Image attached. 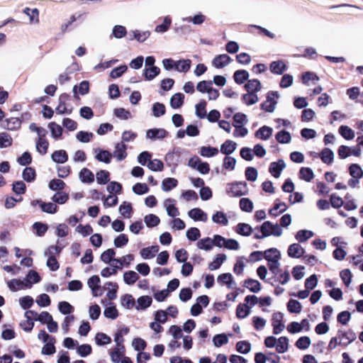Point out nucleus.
Listing matches in <instances>:
<instances>
[{
	"label": "nucleus",
	"instance_id": "46",
	"mask_svg": "<svg viewBox=\"0 0 363 363\" xmlns=\"http://www.w3.org/2000/svg\"><path fill=\"white\" fill-rule=\"evenodd\" d=\"M320 157L323 162L325 164H331L334 160V153L330 149L324 148L321 151Z\"/></svg>",
	"mask_w": 363,
	"mask_h": 363
},
{
	"label": "nucleus",
	"instance_id": "4",
	"mask_svg": "<svg viewBox=\"0 0 363 363\" xmlns=\"http://www.w3.org/2000/svg\"><path fill=\"white\" fill-rule=\"evenodd\" d=\"M284 315L281 312H277L272 314V325L273 327V333L275 335L280 334L285 328L283 323Z\"/></svg>",
	"mask_w": 363,
	"mask_h": 363
},
{
	"label": "nucleus",
	"instance_id": "43",
	"mask_svg": "<svg viewBox=\"0 0 363 363\" xmlns=\"http://www.w3.org/2000/svg\"><path fill=\"white\" fill-rule=\"evenodd\" d=\"M89 84L87 81H83L79 84V86L75 85L73 87V92L75 97H77V93L81 95H85L89 92Z\"/></svg>",
	"mask_w": 363,
	"mask_h": 363
},
{
	"label": "nucleus",
	"instance_id": "1",
	"mask_svg": "<svg viewBox=\"0 0 363 363\" xmlns=\"http://www.w3.org/2000/svg\"><path fill=\"white\" fill-rule=\"evenodd\" d=\"M60 250H61L59 247L52 245L48 247L45 251V255L48 257L46 265L51 271H57L60 267L59 263L55 255H59Z\"/></svg>",
	"mask_w": 363,
	"mask_h": 363
},
{
	"label": "nucleus",
	"instance_id": "8",
	"mask_svg": "<svg viewBox=\"0 0 363 363\" xmlns=\"http://www.w3.org/2000/svg\"><path fill=\"white\" fill-rule=\"evenodd\" d=\"M231 62V58L226 54L218 55L212 60V65L217 68L221 69L228 66Z\"/></svg>",
	"mask_w": 363,
	"mask_h": 363
},
{
	"label": "nucleus",
	"instance_id": "47",
	"mask_svg": "<svg viewBox=\"0 0 363 363\" xmlns=\"http://www.w3.org/2000/svg\"><path fill=\"white\" fill-rule=\"evenodd\" d=\"M245 87L247 92L256 93L261 90L262 86L259 80L251 79L247 82V83L245 85Z\"/></svg>",
	"mask_w": 363,
	"mask_h": 363
},
{
	"label": "nucleus",
	"instance_id": "61",
	"mask_svg": "<svg viewBox=\"0 0 363 363\" xmlns=\"http://www.w3.org/2000/svg\"><path fill=\"white\" fill-rule=\"evenodd\" d=\"M248 119L247 116L242 113H236L233 116V126L245 125L247 124Z\"/></svg>",
	"mask_w": 363,
	"mask_h": 363
},
{
	"label": "nucleus",
	"instance_id": "38",
	"mask_svg": "<svg viewBox=\"0 0 363 363\" xmlns=\"http://www.w3.org/2000/svg\"><path fill=\"white\" fill-rule=\"evenodd\" d=\"M144 222L147 228H154L160 224V219L157 216L150 213L145 216Z\"/></svg>",
	"mask_w": 363,
	"mask_h": 363
},
{
	"label": "nucleus",
	"instance_id": "13",
	"mask_svg": "<svg viewBox=\"0 0 363 363\" xmlns=\"http://www.w3.org/2000/svg\"><path fill=\"white\" fill-rule=\"evenodd\" d=\"M126 148V145L123 142L116 143L112 157H115L118 161L123 160L127 157Z\"/></svg>",
	"mask_w": 363,
	"mask_h": 363
},
{
	"label": "nucleus",
	"instance_id": "53",
	"mask_svg": "<svg viewBox=\"0 0 363 363\" xmlns=\"http://www.w3.org/2000/svg\"><path fill=\"white\" fill-rule=\"evenodd\" d=\"M287 309L291 313H299L302 310V306L299 301L291 299L287 303Z\"/></svg>",
	"mask_w": 363,
	"mask_h": 363
},
{
	"label": "nucleus",
	"instance_id": "60",
	"mask_svg": "<svg viewBox=\"0 0 363 363\" xmlns=\"http://www.w3.org/2000/svg\"><path fill=\"white\" fill-rule=\"evenodd\" d=\"M114 115L120 120H128L132 118L130 112L123 108H117L113 111Z\"/></svg>",
	"mask_w": 363,
	"mask_h": 363
},
{
	"label": "nucleus",
	"instance_id": "3",
	"mask_svg": "<svg viewBox=\"0 0 363 363\" xmlns=\"http://www.w3.org/2000/svg\"><path fill=\"white\" fill-rule=\"evenodd\" d=\"M279 94L277 91L269 92L266 101L262 104V108L267 112L272 113L275 110L277 104V99Z\"/></svg>",
	"mask_w": 363,
	"mask_h": 363
},
{
	"label": "nucleus",
	"instance_id": "25",
	"mask_svg": "<svg viewBox=\"0 0 363 363\" xmlns=\"http://www.w3.org/2000/svg\"><path fill=\"white\" fill-rule=\"evenodd\" d=\"M191 66V60L189 59H181L176 60L175 70L179 72L186 73Z\"/></svg>",
	"mask_w": 363,
	"mask_h": 363
},
{
	"label": "nucleus",
	"instance_id": "10",
	"mask_svg": "<svg viewBox=\"0 0 363 363\" xmlns=\"http://www.w3.org/2000/svg\"><path fill=\"white\" fill-rule=\"evenodd\" d=\"M304 252V248L299 243L290 245L287 250V254L291 258H300L303 255Z\"/></svg>",
	"mask_w": 363,
	"mask_h": 363
},
{
	"label": "nucleus",
	"instance_id": "11",
	"mask_svg": "<svg viewBox=\"0 0 363 363\" xmlns=\"http://www.w3.org/2000/svg\"><path fill=\"white\" fill-rule=\"evenodd\" d=\"M190 218L195 221L206 222L208 220L207 214L199 208H194L188 212Z\"/></svg>",
	"mask_w": 363,
	"mask_h": 363
},
{
	"label": "nucleus",
	"instance_id": "17",
	"mask_svg": "<svg viewBox=\"0 0 363 363\" xmlns=\"http://www.w3.org/2000/svg\"><path fill=\"white\" fill-rule=\"evenodd\" d=\"M124 354V346L115 347L110 351L111 359L114 363H119L121 360L125 357Z\"/></svg>",
	"mask_w": 363,
	"mask_h": 363
},
{
	"label": "nucleus",
	"instance_id": "42",
	"mask_svg": "<svg viewBox=\"0 0 363 363\" xmlns=\"http://www.w3.org/2000/svg\"><path fill=\"white\" fill-rule=\"evenodd\" d=\"M314 235L313 232L308 230H301L297 232L295 238L299 242H305Z\"/></svg>",
	"mask_w": 363,
	"mask_h": 363
},
{
	"label": "nucleus",
	"instance_id": "7",
	"mask_svg": "<svg viewBox=\"0 0 363 363\" xmlns=\"http://www.w3.org/2000/svg\"><path fill=\"white\" fill-rule=\"evenodd\" d=\"M163 206L169 216L175 218L179 215V209L176 207V201L173 199H166L163 201Z\"/></svg>",
	"mask_w": 363,
	"mask_h": 363
},
{
	"label": "nucleus",
	"instance_id": "33",
	"mask_svg": "<svg viewBox=\"0 0 363 363\" xmlns=\"http://www.w3.org/2000/svg\"><path fill=\"white\" fill-rule=\"evenodd\" d=\"M184 95L182 93L174 94L170 99V106L172 108H180L184 104Z\"/></svg>",
	"mask_w": 363,
	"mask_h": 363
},
{
	"label": "nucleus",
	"instance_id": "36",
	"mask_svg": "<svg viewBox=\"0 0 363 363\" xmlns=\"http://www.w3.org/2000/svg\"><path fill=\"white\" fill-rule=\"evenodd\" d=\"M212 220L213 223L216 224H220L224 226L228 224V219L227 218V216L223 211H216L212 216Z\"/></svg>",
	"mask_w": 363,
	"mask_h": 363
},
{
	"label": "nucleus",
	"instance_id": "29",
	"mask_svg": "<svg viewBox=\"0 0 363 363\" xmlns=\"http://www.w3.org/2000/svg\"><path fill=\"white\" fill-rule=\"evenodd\" d=\"M79 178L83 183H92L94 181V175L87 168H82L79 173Z\"/></svg>",
	"mask_w": 363,
	"mask_h": 363
},
{
	"label": "nucleus",
	"instance_id": "2",
	"mask_svg": "<svg viewBox=\"0 0 363 363\" xmlns=\"http://www.w3.org/2000/svg\"><path fill=\"white\" fill-rule=\"evenodd\" d=\"M260 231L262 233H264V236L267 237L271 235L280 237L283 233V230L279 225L277 223L274 224L270 221L264 222L260 227Z\"/></svg>",
	"mask_w": 363,
	"mask_h": 363
},
{
	"label": "nucleus",
	"instance_id": "22",
	"mask_svg": "<svg viewBox=\"0 0 363 363\" xmlns=\"http://www.w3.org/2000/svg\"><path fill=\"white\" fill-rule=\"evenodd\" d=\"M237 148V143L233 140H227L221 145L220 151L222 154L229 156L233 153Z\"/></svg>",
	"mask_w": 363,
	"mask_h": 363
},
{
	"label": "nucleus",
	"instance_id": "52",
	"mask_svg": "<svg viewBox=\"0 0 363 363\" xmlns=\"http://www.w3.org/2000/svg\"><path fill=\"white\" fill-rule=\"evenodd\" d=\"M104 316L107 318L116 319L118 316V312L113 303L107 306L104 311Z\"/></svg>",
	"mask_w": 363,
	"mask_h": 363
},
{
	"label": "nucleus",
	"instance_id": "37",
	"mask_svg": "<svg viewBox=\"0 0 363 363\" xmlns=\"http://www.w3.org/2000/svg\"><path fill=\"white\" fill-rule=\"evenodd\" d=\"M135 298L130 294H125L121 298V306L127 309H131L133 307L135 308Z\"/></svg>",
	"mask_w": 363,
	"mask_h": 363
},
{
	"label": "nucleus",
	"instance_id": "45",
	"mask_svg": "<svg viewBox=\"0 0 363 363\" xmlns=\"http://www.w3.org/2000/svg\"><path fill=\"white\" fill-rule=\"evenodd\" d=\"M138 279L139 276L134 271H128L123 274V281L128 285L134 284Z\"/></svg>",
	"mask_w": 363,
	"mask_h": 363
},
{
	"label": "nucleus",
	"instance_id": "48",
	"mask_svg": "<svg viewBox=\"0 0 363 363\" xmlns=\"http://www.w3.org/2000/svg\"><path fill=\"white\" fill-rule=\"evenodd\" d=\"M314 177L313 170L309 167H301L299 171V178L306 182H311Z\"/></svg>",
	"mask_w": 363,
	"mask_h": 363
},
{
	"label": "nucleus",
	"instance_id": "16",
	"mask_svg": "<svg viewBox=\"0 0 363 363\" xmlns=\"http://www.w3.org/2000/svg\"><path fill=\"white\" fill-rule=\"evenodd\" d=\"M159 250L160 247L158 245L144 247L140 251V255L143 259H150L155 257L156 254L159 252Z\"/></svg>",
	"mask_w": 363,
	"mask_h": 363
},
{
	"label": "nucleus",
	"instance_id": "27",
	"mask_svg": "<svg viewBox=\"0 0 363 363\" xmlns=\"http://www.w3.org/2000/svg\"><path fill=\"white\" fill-rule=\"evenodd\" d=\"M52 160L58 164H64L68 160V155L65 150H55L51 155Z\"/></svg>",
	"mask_w": 363,
	"mask_h": 363
},
{
	"label": "nucleus",
	"instance_id": "62",
	"mask_svg": "<svg viewBox=\"0 0 363 363\" xmlns=\"http://www.w3.org/2000/svg\"><path fill=\"white\" fill-rule=\"evenodd\" d=\"M55 339H50V342H46L43 347L41 353L43 354L50 355L56 352L55 347Z\"/></svg>",
	"mask_w": 363,
	"mask_h": 363
},
{
	"label": "nucleus",
	"instance_id": "59",
	"mask_svg": "<svg viewBox=\"0 0 363 363\" xmlns=\"http://www.w3.org/2000/svg\"><path fill=\"white\" fill-rule=\"evenodd\" d=\"M311 345V340L308 336H302L296 342V347L300 350H306Z\"/></svg>",
	"mask_w": 363,
	"mask_h": 363
},
{
	"label": "nucleus",
	"instance_id": "50",
	"mask_svg": "<svg viewBox=\"0 0 363 363\" xmlns=\"http://www.w3.org/2000/svg\"><path fill=\"white\" fill-rule=\"evenodd\" d=\"M160 69L156 66L145 67L144 69V77L147 80H152L160 74Z\"/></svg>",
	"mask_w": 363,
	"mask_h": 363
},
{
	"label": "nucleus",
	"instance_id": "6",
	"mask_svg": "<svg viewBox=\"0 0 363 363\" xmlns=\"http://www.w3.org/2000/svg\"><path fill=\"white\" fill-rule=\"evenodd\" d=\"M246 184L242 182L229 184L226 188L227 194L230 196H240L245 194Z\"/></svg>",
	"mask_w": 363,
	"mask_h": 363
},
{
	"label": "nucleus",
	"instance_id": "23",
	"mask_svg": "<svg viewBox=\"0 0 363 363\" xmlns=\"http://www.w3.org/2000/svg\"><path fill=\"white\" fill-rule=\"evenodd\" d=\"M273 130L272 128L264 125L259 128L255 133V136L260 140H267L272 135Z\"/></svg>",
	"mask_w": 363,
	"mask_h": 363
},
{
	"label": "nucleus",
	"instance_id": "30",
	"mask_svg": "<svg viewBox=\"0 0 363 363\" xmlns=\"http://www.w3.org/2000/svg\"><path fill=\"white\" fill-rule=\"evenodd\" d=\"M339 134L345 140H351L354 138V131L347 125H341L338 129Z\"/></svg>",
	"mask_w": 363,
	"mask_h": 363
},
{
	"label": "nucleus",
	"instance_id": "63",
	"mask_svg": "<svg viewBox=\"0 0 363 363\" xmlns=\"http://www.w3.org/2000/svg\"><path fill=\"white\" fill-rule=\"evenodd\" d=\"M147 167L149 169L153 172H161L164 168L163 162L157 159L150 160L147 163Z\"/></svg>",
	"mask_w": 363,
	"mask_h": 363
},
{
	"label": "nucleus",
	"instance_id": "31",
	"mask_svg": "<svg viewBox=\"0 0 363 363\" xmlns=\"http://www.w3.org/2000/svg\"><path fill=\"white\" fill-rule=\"evenodd\" d=\"M25 281H26L27 288L30 289L32 287L33 284L38 283L40 281V277L37 272L30 270L25 279Z\"/></svg>",
	"mask_w": 363,
	"mask_h": 363
},
{
	"label": "nucleus",
	"instance_id": "18",
	"mask_svg": "<svg viewBox=\"0 0 363 363\" xmlns=\"http://www.w3.org/2000/svg\"><path fill=\"white\" fill-rule=\"evenodd\" d=\"M2 126L9 130H16L21 128V121L18 118H10L3 122Z\"/></svg>",
	"mask_w": 363,
	"mask_h": 363
},
{
	"label": "nucleus",
	"instance_id": "5",
	"mask_svg": "<svg viewBox=\"0 0 363 363\" xmlns=\"http://www.w3.org/2000/svg\"><path fill=\"white\" fill-rule=\"evenodd\" d=\"M337 337L338 338L339 343H340V346L346 347L356 339V334L352 330H339Z\"/></svg>",
	"mask_w": 363,
	"mask_h": 363
},
{
	"label": "nucleus",
	"instance_id": "44",
	"mask_svg": "<svg viewBox=\"0 0 363 363\" xmlns=\"http://www.w3.org/2000/svg\"><path fill=\"white\" fill-rule=\"evenodd\" d=\"M199 153L202 157H211L216 156L218 153V150L217 147L211 146H202L200 148Z\"/></svg>",
	"mask_w": 363,
	"mask_h": 363
},
{
	"label": "nucleus",
	"instance_id": "19",
	"mask_svg": "<svg viewBox=\"0 0 363 363\" xmlns=\"http://www.w3.org/2000/svg\"><path fill=\"white\" fill-rule=\"evenodd\" d=\"M94 152L96 153L95 158L99 162H104L106 164H109L111 162L112 154L110 152L96 148L94 150Z\"/></svg>",
	"mask_w": 363,
	"mask_h": 363
},
{
	"label": "nucleus",
	"instance_id": "54",
	"mask_svg": "<svg viewBox=\"0 0 363 363\" xmlns=\"http://www.w3.org/2000/svg\"><path fill=\"white\" fill-rule=\"evenodd\" d=\"M196 245L199 249L206 251L211 250L213 247L212 239L210 238H206L199 240Z\"/></svg>",
	"mask_w": 363,
	"mask_h": 363
},
{
	"label": "nucleus",
	"instance_id": "9",
	"mask_svg": "<svg viewBox=\"0 0 363 363\" xmlns=\"http://www.w3.org/2000/svg\"><path fill=\"white\" fill-rule=\"evenodd\" d=\"M286 167V164L283 160H279L277 162H273L270 164L269 172L275 177L279 178L281 172Z\"/></svg>",
	"mask_w": 363,
	"mask_h": 363
},
{
	"label": "nucleus",
	"instance_id": "26",
	"mask_svg": "<svg viewBox=\"0 0 363 363\" xmlns=\"http://www.w3.org/2000/svg\"><path fill=\"white\" fill-rule=\"evenodd\" d=\"M7 286L9 289L12 291H17L19 290H22L25 288H27L26 286V281L17 279H13L8 281Z\"/></svg>",
	"mask_w": 363,
	"mask_h": 363
},
{
	"label": "nucleus",
	"instance_id": "28",
	"mask_svg": "<svg viewBox=\"0 0 363 363\" xmlns=\"http://www.w3.org/2000/svg\"><path fill=\"white\" fill-rule=\"evenodd\" d=\"M276 351L278 353L283 354L287 352L289 349V340L285 336L277 339Z\"/></svg>",
	"mask_w": 363,
	"mask_h": 363
},
{
	"label": "nucleus",
	"instance_id": "32",
	"mask_svg": "<svg viewBox=\"0 0 363 363\" xmlns=\"http://www.w3.org/2000/svg\"><path fill=\"white\" fill-rule=\"evenodd\" d=\"M23 13L29 18L30 23H38L39 11L37 9L25 8L23 10Z\"/></svg>",
	"mask_w": 363,
	"mask_h": 363
},
{
	"label": "nucleus",
	"instance_id": "15",
	"mask_svg": "<svg viewBox=\"0 0 363 363\" xmlns=\"http://www.w3.org/2000/svg\"><path fill=\"white\" fill-rule=\"evenodd\" d=\"M152 303V298L150 296H142L137 299L135 303V309L137 311H144L149 308Z\"/></svg>",
	"mask_w": 363,
	"mask_h": 363
},
{
	"label": "nucleus",
	"instance_id": "55",
	"mask_svg": "<svg viewBox=\"0 0 363 363\" xmlns=\"http://www.w3.org/2000/svg\"><path fill=\"white\" fill-rule=\"evenodd\" d=\"M242 101L247 106L256 104L259 99L257 95L253 92H247L242 96Z\"/></svg>",
	"mask_w": 363,
	"mask_h": 363
},
{
	"label": "nucleus",
	"instance_id": "35",
	"mask_svg": "<svg viewBox=\"0 0 363 363\" xmlns=\"http://www.w3.org/2000/svg\"><path fill=\"white\" fill-rule=\"evenodd\" d=\"M118 211L124 218H130L133 213L132 204L127 201H123L119 206Z\"/></svg>",
	"mask_w": 363,
	"mask_h": 363
},
{
	"label": "nucleus",
	"instance_id": "64",
	"mask_svg": "<svg viewBox=\"0 0 363 363\" xmlns=\"http://www.w3.org/2000/svg\"><path fill=\"white\" fill-rule=\"evenodd\" d=\"M252 231V227L247 223H239L236 227V232L243 236H249Z\"/></svg>",
	"mask_w": 363,
	"mask_h": 363
},
{
	"label": "nucleus",
	"instance_id": "20",
	"mask_svg": "<svg viewBox=\"0 0 363 363\" xmlns=\"http://www.w3.org/2000/svg\"><path fill=\"white\" fill-rule=\"evenodd\" d=\"M167 135V132L163 128L149 129L146 133V137L151 140L163 139Z\"/></svg>",
	"mask_w": 363,
	"mask_h": 363
},
{
	"label": "nucleus",
	"instance_id": "41",
	"mask_svg": "<svg viewBox=\"0 0 363 363\" xmlns=\"http://www.w3.org/2000/svg\"><path fill=\"white\" fill-rule=\"evenodd\" d=\"M48 128L51 133V136L55 140H58L62 134V128L55 122H50L48 124Z\"/></svg>",
	"mask_w": 363,
	"mask_h": 363
},
{
	"label": "nucleus",
	"instance_id": "24",
	"mask_svg": "<svg viewBox=\"0 0 363 363\" xmlns=\"http://www.w3.org/2000/svg\"><path fill=\"white\" fill-rule=\"evenodd\" d=\"M45 136L38 137L35 142V147L38 152L42 155H45L48 152L49 143L45 138Z\"/></svg>",
	"mask_w": 363,
	"mask_h": 363
},
{
	"label": "nucleus",
	"instance_id": "12",
	"mask_svg": "<svg viewBox=\"0 0 363 363\" xmlns=\"http://www.w3.org/2000/svg\"><path fill=\"white\" fill-rule=\"evenodd\" d=\"M100 281L99 277L96 275H94L88 279L87 284L91 289L94 296H99L101 295V293L100 292Z\"/></svg>",
	"mask_w": 363,
	"mask_h": 363
},
{
	"label": "nucleus",
	"instance_id": "56",
	"mask_svg": "<svg viewBox=\"0 0 363 363\" xmlns=\"http://www.w3.org/2000/svg\"><path fill=\"white\" fill-rule=\"evenodd\" d=\"M107 286L108 292L106 296L109 300H113L116 298V293L118 286L115 282H108L106 284Z\"/></svg>",
	"mask_w": 363,
	"mask_h": 363
},
{
	"label": "nucleus",
	"instance_id": "58",
	"mask_svg": "<svg viewBox=\"0 0 363 363\" xmlns=\"http://www.w3.org/2000/svg\"><path fill=\"white\" fill-rule=\"evenodd\" d=\"M350 174L353 178L361 179L363 177V170L357 164H352L349 167Z\"/></svg>",
	"mask_w": 363,
	"mask_h": 363
},
{
	"label": "nucleus",
	"instance_id": "14",
	"mask_svg": "<svg viewBox=\"0 0 363 363\" xmlns=\"http://www.w3.org/2000/svg\"><path fill=\"white\" fill-rule=\"evenodd\" d=\"M286 69L287 66L282 60L273 61L269 66L271 72L277 75L282 74Z\"/></svg>",
	"mask_w": 363,
	"mask_h": 363
},
{
	"label": "nucleus",
	"instance_id": "51",
	"mask_svg": "<svg viewBox=\"0 0 363 363\" xmlns=\"http://www.w3.org/2000/svg\"><path fill=\"white\" fill-rule=\"evenodd\" d=\"M178 182L174 178H166L162 182V189L164 191H169L177 186Z\"/></svg>",
	"mask_w": 363,
	"mask_h": 363
},
{
	"label": "nucleus",
	"instance_id": "57",
	"mask_svg": "<svg viewBox=\"0 0 363 363\" xmlns=\"http://www.w3.org/2000/svg\"><path fill=\"white\" fill-rule=\"evenodd\" d=\"M250 313V308L245 303H240L236 309V315L238 318H245Z\"/></svg>",
	"mask_w": 363,
	"mask_h": 363
},
{
	"label": "nucleus",
	"instance_id": "40",
	"mask_svg": "<svg viewBox=\"0 0 363 363\" xmlns=\"http://www.w3.org/2000/svg\"><path fill=\"white\" fill-rule=\"evenodd\" d=\"M172 24V19L169 16H167L163 18L162 23L157 25L155 28V32L157 33H164L167 32Z\"/></svg>",
	"mask_w": 363,
	"mask_h": 363
},
{
	"label": "nucleus",
	"instance_id": "34",
	"mask_svg": "<svg viewBox=\"0 0 363 363\" xmlns=\"http://www.w3.org/2000/svg\"><path fill=\"white\" fill-rule=\"evenodd\" d=\"M218 281L220 284H225L229 289H233L235 286V284L233 280V276L230 273H225L218 277Z\"/></svg>",
	"mask_w": 363,
	"mask_h": 363
},
{
	"label": "nucleus",
	"instance_id": "21",
	"mask_svg": "<svg viewBox=\"0 0 363 363\" xmlns=\"http://www.w3.org/2000/svg\"><path fill=\"white\" fill-rule=\"evenodd\" d=\"M281 256L280 251L274 247L269 248L263 252V257L268 262L280 260Z\"/></svg>",
	"mask_w": 363,
	"mask_h": 363
},
{
	"label": "nucleus",
	"instance_id": "39",
	"mask_svg": "<svg viewBox=\"0 0 363 363\" xmlns=\"http://www.w3.org/2000/svg\"><path fill=\"white\" fill-rule=\"evenodd\" d=\"M226 255L224 254H218L214 259L209 264L208 269L211 271L218 269L220 265L225 261Z\"/></svg>",
	"mask_w": 363,
	"mask_h": 363
},
{
	"label": "nucleus",
	"instance_id": "49",
	"mask_svg": "<svg viewBox=\"0 0 363 363\" xmlns=\"http://www.w3.org/2000/svg\"><path fill=\"white\" fill-rule=\"evenodd\" d=\"M131 34L133 36L132 39H135L140 43H143L149 38L150 35V32L148 30L141 31L139 30H134L131 31Z\"/></svg>",
	"mask_w": 363,
	"mask_h": 363
}]
</instances>
